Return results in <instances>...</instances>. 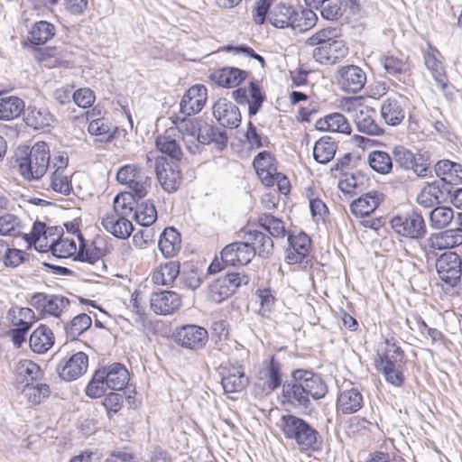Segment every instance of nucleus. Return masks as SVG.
<instances>
[{
    "instance_id": "f257e3e1",
    "label": "nucleus",
    "mask_w": 462,
    "mask_h": 462,
    "mask_svg": "<svg viewBox=\"0 0 462 462\" xmlns=\"http://www.w3.org/2000/svg\"><path fill=\"white\" fill-rule=\"evenodd\" d=\"M375 366L385 380L394 385L402 386L404 381V352L393 339H385L377 349Z\"/></svg>"
},
{
    "instance_id": "f03ea898",
    "label": "nucleus",
    "mask_w": 462,
    "mask_h": 462,
    "mask_svg": "<svg viewBox=\"0 0 462 462\" xmlns=\"http://www.w3.org/2000/svg\"><path fill=\"white\" fill-rule=\"evenodd\" d=\"M281 428L286 439L294 440L301 451L318 450L321 446L319 432L307 421L294 415H283Z\"/></svg>"
},
{
    "instance_id": "7ed1b4c3",
    "label": "nucleus",
    "mask_w": 462,
    "mask_h": 462,
    "mask_svg": "<svg viewBox=\"0 0 462 462\" xmlns=\"http://www.w3.org/2000/svg\"><path fill=\"white\" fill-rule=\"evenodd\" d=\"M19 172L26 180H37L44 176L50 165V149L46 143H34L24 157L17 159Z\"/></svg>"
},
{
    "instance_id": "20e7f679",
    "label": "nucleus",
    "mask_w": 462,
    "mask_h": 462,
    "mask_svg": "<svg viewBox=\"0 0 462 462\" xmlns=\"http://www.w3.org/2000/svg\"><path fill=\"white\" fill-rule=\"evenodd\" d=\"M361 100L362 97L346 98L343 109L351 115L359 132L368 135H380L383 131L375 121V109L365 106Z\"/></svg>"
},
{
    "instance_id": "39448f33",
    "label": "nucleus",
    "mask_w": 462,
    "mask_h": 462,
    "mask_svg": "<svg viewBox=\"0 0 462 462\" xmlns=\"http://www.w3.org/2000/svg\"><path fill=\"white\" fill-rule=\"evenodd\" d=\"M249 282V277L241 273H229L214 280L208 286L207 298L214 303H221L243 284Z\"/></svg>"
},
{
    "instance_id": "423d86ee",
    "label": "nucleus",
    "mask_w": 462,
    "mask_h": 462,
    "mask_svg": "<svg viewBox=\"0 0 462 462\" xmlns=\"http://www.w3.org/2000/svg\"><path fill=\"white\" fill-rule=\"evenodd\" d=\"M116 180L119 183L127 185L132 195L138 199L144 198L152 186V179L141 171L135 164L122 166L116 173Z\"/></svg>"
},
{
    "instance_id": "0eeeda50",
    "label": "nucleus",
    "mask_w": 462,
    "mask_h": 462,
    "mask_svg": "<svg viewBox=\"0 0 462 462\" xmlns=\"http://www.w3.org/2000/svg\"><path fill=\"white\" fill-rule=\"evenodd\" d=\"M391 226L396 234L411 239H421L427 233L423 217L415 211L393 217Z\"/></svg>"
},
{
    "instance_id": "6e6552de",
    "label": "nucleus",
    "mask_w": 462,
    "mask_h": 462,
    "mask_svg": "<svg viewBox=\"0 0 462 462\" xmlns=\"http://www.w3.org/2000/svg\"><path fill=\"white\" fill-rule=\"evenodd\" d=\"M282 382V365L274 357H272L269 362L263 363L255 376V393L258 395H268L280 387Z\"/></svg>"
},
{
    "instance_id": "1a4fd4ad",
    "label": "nucleus",
    "mask_w": 462,
    "mask_h": 462,
    "mask_svg": "<svg viewBox=\"0 0 462 462\" xmlns=\"http://www.w3.org/2000/svg\"><path fill=\"white\" fill-rule=\"evenodd\" d=\"M440 58L441 53L430 44L423 51L424 65L430 70L437 86L443 91L446 98L451 100L452 93L448 91L449 86Z\"/></svg>"
},
{
    "instance_id": "9d476101",
    "label": "nucleus",
    "mask_w": 462,
    "mask_h": 462,
    "mask_svg": "<svg viewBox=\"0 0 462 462\" xmlns=\"http://www.w3.org/2000/svg\"><path fill=\"white\" fill-rule=\"evenodd\" d=\"M335 79L341 90L356 94L365 87L366 73L358 66L346 65L337 69Z\"/></svg>"
},
{
    "instance_id": "9b49d317",
    "label": "nucleus",
    "mask_w": 462,
    "mask_h": 462,
    "mask_svg": "<svg viewBox=\"0 0 462 462\" xmlns=\"http://www.w3.org/2000/svg\"><path fill=\"white\" fill-rule=\"evenodd\" d=\"M461 265V258L455 252L442 254L436 262V269L439 278L451 286H455L460 280Z\"/></svg>"
},
{
    "instance_id": "f8f14e48",
    "label": "nucleus",
    "mask_w": 462,
    "mask_h": 462,
    "mask_svg": "<svg viewBox=\"0 0 462 462\" xmlns=\"http://www.w3.org/2000/svg\"><path fill=\"white\" fill-rule=\"evenodd\" d=\"M221 383L225 393H237L242 391L248 383V378L245 374L242 365L238 362H229L221 365Z\"/></svg>"
},
{
    "instance_id": "ddd939ff",
    "label": "nucleus",
    "mask_w": 462,
    "mask_h": 462,
    "mask_svg": "<svg viewBox=\"0 0 462 462\" xmlns=\"http://www.w3.org/2000/svg\"><path fill=\"white\" fill-rule=\"evenodd\" d=\"M31 304L44 314L60 317L69 306V300L61 295L37 292L32 296Z\"/></svg>"
},
{
    "instance_id": "4468645a",
    "label": "nucleus",
    "mask_w": 462,
    "mask_h": 462,
    "mask_svg": "<svg viewBox=\"0 0 462 462\" xmlns=\"http://www.w3.org/2000/svg\"><path fill=\"white\" fill-rule=\"evenodd\" d=\"M88 357L83 352H78L58 364L56 371L59 376L67 382L75 381L82 376L88 369Z\"/></svg>"
},
{
    "instance_id": "2eb2a0df",
    "label": "nucleus",
    "mask_w": 462,
    "mask_h": 462,
    "mask_svg": "<svg viewBox=\"0 0 462 462\" xmlns=\"http://www.w3.org/2000/svg\"><path fill=\"white\" fill-rule=\"evenodd\" d=\"M220 254L226 265H245L254 257L255 249L250 242H235L226 245Z\"/></svg>"
},
{
    "instance_id": "dca6fc26",
    "label": "nucleus",
    "mask_w": 462,
    "mask_h": 462,
    "mask_svg": "<svg viewBox=\"0 0 462 462\" xmlns=\"http://www.w3.org/2000/svg\"><path fill=\"white\" fill-rule=\"evenodd\" d=\"M155 171L157 179L165 191L172 193L178 189L181 182V174L178 164L170 163L162 157L157 158Z\"/></svg>"
},
{
    "instance_id": "f3484780",
    "label": "nucleus",
    "mask_w": 462,
    "mask_h": 462,
    "mask_svg": "<svg viewBox=\"0 0 462 462\" xmlns=\"http://www.w3.org/2000/svg\"><path fill=\"white\" fill-rule=\"evenodd\" d=\"M188 116L180 115L176 116L173 119V124L176 125L174 128L179 131V137H181L185 142L186 149L192 154H195L199 150V145L197 143V135L202 125L201 121L195 118H187Z\"/></svg>"
},
{
    "instance_id": "a211bd4d",
    "label": "nucleus",
    "mask_w": 462,
    "mask_h": 462,
    "mask_svg": "<svg viewBox=\"0 0 462 462\" xmlns=\"http://www.w3.org/2000/svg\"><path fill=\"white\" fill-rule=\"evenodd\" d=\"M349 50L343 40H337L313 50L314 60L321 65H335L348 55Z\"/></svg>"
},
{
    "instance_id": "6ab92c4d",
    "label": "nucleus",
    "mask_w": 462,
    "mask_h": 462,
    "mask_svg": "<svg viewBox=\"0 0 462 462\" xmlns=\"http://www.w3.org/2000/svg\"><path fill=\"white\" fill-rule=\"evenodd\" d=\"M208 99V90L204 85L190 87L183 95L180 103V114L193 116L204 107Z\"/></svg>"
},
{
    "instance_id": "aec40b11",
    "label": "nucleus",
    "mask_w": 462,
    "mask_h": 462,
    "mask_svg": "<svg viewBox=\"0 0 462 462\" xmlns=\"http://www.w3.org/2000/svg\"><path fill=\"white\" fill-rule=\"evenodd\" d=\"M174 337L176 342L183 347L189 349L201 348L208 341V331L199 326L186 325L179 328Z\"/></svg>"
},
{
    "instance_id": "412c9836",
    "label": "nucleus",
    "mask_w": 462,
    "mask_h": 462,
    "mask_svg": "<svg viewBox=\"0 0 462 462\" xmlns=\"http://www.w3.org/2000/svg\"><path fill=\"white\" fill-rule=\"evenodd\" d=\"M234 99L240 105L248 106V113L254 116L260 110L265 96L262 93L260 87L250 82L248 87L237 88L233 92Z\"/></svg>"
},
{
    "instance_id": "4be33fe9",
    "label": "nucleus",
    "mask_w": 462,
    "mask_h": 462,
    "mask_svg": "<svg viewBox=\"0 0 462 462\" xmlns=\"http://www.w3.org/2000/svg\"><path fill=\"white\" fill-rule=\"evenodd\" d=\"M152 310L160 315H170L181 305L180 296L172 291L153 292L150 299Z\"/></svg>"
},
{
    "instance_id": "5701e85b",
    "label": "nucleus",
    "mask_w": 462,
    "mask_h": 462,
    "mask_svg": "<svg viewBox=\"0 0 462 462\" xmlns=\"http://www.w3.org/2000/svg\"><path fill=\"white\" fill-rule=\"evenodd\" d=\"M100 111L96 113V109L87 113L88 121V133L96 137V141L105 143L110 141L115 134L116 127L104 116H97Z\"/></svg>"
},
{
    "instance_id": "b1692460",
    "label": "nucleus",
    "mask_w": 462,
    "mask_h": 462,
    "mask_svg": "<svg viewBox=\"0 0 462 462\" xmlns=\"http://www.w3.org/2000/svg\"><path fill=\"white\" fill-rule=\"evenodd\" d=\"M296 15V7L283 2H272L268 22L279 29L291 28Z\"/></svg>"
},
{
    "instance_id": "393cba45",
    "label": "nucleus",
    "mask_w": 462,
    "mask_h": 462,
    "mask_svg": "<svg viewBox=\"0 0 462 462\" xmlns=\"http://www.w3.org/2000/svg\"><path fill=\"white\" fill-rule=\"evenodd\" d=\"M213 115L219 124L225 127L236 128L241 122L238 107L226 99H218L213 106Z\"/></svg>"
},
{
    "instance_id": "a878e982",
    "label": "nucleus",
    "mask_w": 462,
    "mask_h": 462,
    "mask_svg": "<svg viewBox=\"0 0 462 462\" xmlns=\"http://www.w3.org/2000/svg\"><path fill=\"white\" fill-rule=\"evenodd\" d=\"M289 246L286 249L285 260L289 264L302 262L310 248V239L305 233L288 236Z\"/></svg>"
},
{
    "instance_id": "bb28decb",
    "label": "nucleus",
    "mask_w": 462,
    "mask_h": 462,
    "mask_svg": "<svg viewBox=\"0 0 462 462\" xmlns=\"http://www.w3.org/2000/svg\"><path fill=\"white\" fill-rule=\"evenodd\" d=\"M404 98L388 97L381 105L380 114L382 119L388 125H399L405 118Z\"/></svg>"
},
{
    "instance_id": "cd10ccee",
    "label": "nucleus",
    "mask_w": 462,
    "mask_h": 462,
    "mask_svg": "<svg viewBox=\"0 0 462 462\" xmlns=\"http://www.w3.org/2000/svg\"><path fill=\"white\" fill-rule=\"evenodd\" d=\"M368 184V177L360 171L342 172L338 180L339 189L351 197L365 191Z\"/></svg>"
},
{
    "instance_id": "c85d7f7f",
    "label": "nucleus",
    "mask_w": 462,
    "mask_h": 462,
    "mask_svg": "<svg viewBox=\"0 0 462 462\" xmlns=\"http://www.w3.org/2000/svg\"><path fill=\"white\" fill-rule=\"evenodd\" d=\"M292 378L300 382L308 397L320 399L327 393V386L321 378L310 371L296 370L292 373Z\"/></svg>"
},
{
    "instance_id": "c756f323",
    "label": "nucleus",
    "mask_w": 462,
    "mask_h": 462,
    "mask_svg": "<svg viewBox=\"0 0 462 462\" xmlns=\"http://www.w3.org/2000/svg\"><path fill=\"white\" fill-rule=\"evenodd\" d=\"M23 121L27 126L34 130L45 129L51 126L54 116L45 106L29 105L23 112Z\"/></svg>"
},
{
    "instance_id": "7c9ffc66",
    "label": "nucleus",
    "mask_w": 462,
    "mask_h": 462,
    "mask_svg": "<svg viewBox=\"0 0 462 462\" xmlns=\"http://www.w3.org/2000/svg\"><path fill=\"white\" fill-rule=\"evenodd\" d=\"M101 224L107 232L121 239L127 238L134 229L128 218L119 217L116 213H106L102 217Z\"/></svg>"
},
{
    "instance_id": "2f4dec72",
    "label": "nucleus",
    "mask_w": 462,
    "mask_h": 462,
    "mask_svg": "<svg viewBox=\"0 0 462 462\" xmlns=\"http://www.w3.org/2000/svg\"><path fill=\"white\" fill-rule=\"evenodd\" d=\"M197 143L214 144L217 150H223L227 143V135L225 130L202 122L197 135Z\"/></svg>"
},
{
    "instance_id": "473e14b6",
    "label": "nucleus",
    "mask_w": 462,
    "mask_h": 462,
    "mask_svg": "<svg viewBox=\"0 0 462 462\" xmlns=\"http://www.w3.org/2000/svg\"><path fill=\"white\" fill-rule=\"evenodd\" d=\"M383 199V195L378 191L367 192L351 203L350 210L356 217H366L377 208Z\"/></svg>"
},
{
    "instance_id": "72a5a7b5",
    "label": "nucleus",
    "mask_w": 462,
    "mask_h": 462,
    "mask_svg": "<svg viewBox=\"0 0 462 462\" xmlns=\"http://www.w3.org/2000/svg\"><path fill=\"white\" fill-rule=\"evenodd\" d=\"M179 131L176 128H168L164 134L156 139V146L162 152L174 160H180L182 151L179 144Z\"/></svg>"
},
{
    "instance_id": "f704fd0d",
    "label": "nucleus",
    "mask_w": 462,
    "mask_h": 462,
    "mask_svg": "<svg viewBox=\"0 0 462 462\" xmlns=\"http://www.w3.org/2000/svg\"><path fill=\"white\" fill-rule=\"evenodd\" d=\"M99 372L104 373L103 378L108 389L114 391L124 389L129 381L128 371L119 363L99 369Z\"/></svg>"
},
{
    "instance_id": "c9c22d12",
    "label": "nucleus",
    "mask_w": 462,
    "mask_h": 462,
    "mask_svg": "<svg viewBox=\"0 0 462 462\" xmlns=\"http://www.w3.org/2000/svg\"><path fill=\"white\" fill-rule=\"evenodd\" d=\"M443 189L444 185L438 180L427 183L417 195V203L425 208L439 205L443 201Z\"/></svg>"
},
{
    "instance_id": "e433bc0d",
    "label": "nucleus",
    "mask_w": 462,
    "mask_h": 462,
    "mask_svg": "<svg viewBox=\"0 0 462 462\" xmlns=\"http://www.w3.org/2000/svg\"><path fill=\"white\" fill-rule=\"evenodd\" d=\"M435 172L440 183L458 185L462 183V165L449 160H441L435 164Z\"/></svg>"
},
{
    "instance_id": "4c0bfd02",
    "label": "nucleus",
    "mask_w": 462,
    "mask_h": 462,
    "mask_svg": "<svg viewBox=\"0 0 462 462\" xmlns=\"http://www.w3.org/2000/svg\"><path fill=\"white\" fill-rule=\"evenodd\" d=\"M428 245L435 250L453 248L462 245V232L449 229L431 234L428 238Z\"/></svg>"
},
{
    "instance_id": "58836bf2",
    "label": "nucleus",
    "mask_w": 462,
    "mask_h": 462,
    "mask_svg": "<svg viewBox=\"0 0 462 462\" xmlns=\"http://www.w3.org/2000/svg\"><path fill=\"white\" fill-rule=\"evenodd\" d=\"M254 167L265 186H273V178L276 173L274 159L268 152H261L254 160Z\"/></svg>"
},
{
    "instance_id": "ea45409f",
    "label": "nucleus",
    "mask_w": 462,
    "mask_h": 462,
    "mask_svg": "<svg viewBox=\"0 0 462 462\" xmlns=\"http://www.w3.org/2000/svg\"><path fill=\"white\" fill-rule=\"evenodd\" d=\"M282 394L285 401L291 405L299 408H307L310 404V399L305 393L304 386L298 380L284 383L282 386Z\"/></svg>"
},
{
    "instance_id": "a19ab883",
    "label": "nucleus",
    "mask_w": 462,
    "mask_h": 462,
    "mask_svg": "<svg viewBox=\"0 0 462 462\" xmlns=\"http://www.w3.org/2000/svg\"><path fill=\"white\" fill-rule=\"evenodd\" d=\"M245 77V71L233 67L217 69L211 75V79L223 88H235L238 86Z\"/></svg>"
},
{
    "instance_id": "79ce46f5",
    "label": "nucleus",
    "mask_w": 462,
    "mask_h": 462,
    "mask_svg": "<svg viewBox=\"0 0 462 462\" xmlns=\"http://www.w3.org/2000/svg\"><path fill=\"white\" fill-rule=\"evenodd\" d=\"M363 406V395L355 388L342 392L337 402V411L344 414H351L358 411Z\"/></svg>"
},
{
    "instance_id": "37998d69",
    "label": "nucleus",
    "mask_w": 462,
    "mask_h": 462,
    "mask_svg": "<svg viewBox=\"0 0 462 462\" xmlns=\"http://www.w3.org/2000/svg\"><path fill=\"white\" fill-rule=\"evenodd\" d=\"M54 344L53 333L46 325L39 326L30 337V346L38 354L47 352Z\"/></svg>"
},
{
    "instance_id": "c03bdc74",
    "label": "nucleus",
    "mask_w": 462,
    "mask_h": 462,
    "mask_svg": "<svg viewBox=\"0 0 462 462\" xmlns=\"http://www.w3.org/2000/svg\"><path fill=\"white\" fill-rule=\"evenodd\" d=\"M180 235L174 227H166L160 236L158 246L162 254L173 257L180 249Z\"/></svg>"
},
{
    "instance_id": "a18cd8bd",
    "label": "nucleus",
    "mask_w": 462,
    "mask_h": 462,
    "mask_svg": "<svg viewBox=\"0 0 462 462\" xmlns=\"http://www.w3.org/2000/svg\"><path fill=\"white\" fill-rule=\"evenodd\" d=\"M15 372L17 380L25 385H32L34 382L42 380L43 376L40 366L28 359L20 361L16 365Z\"/></svg>"
},
{
    "instance_id": "49530a36",
    "label": "nucleus",
    "mask_w": 462,
    "mask_h": 462,
    "mask_svg": "<svg viewBox=\"0 0 462 462\" xmlns=\"http://www.w3.org/2000/svg\"><path fill=\"white\" fill-rule=\"evenodd\" d=\"M24 101L14 96L0 98V120L11 121L18 118L24 112Z\"/></svg>"
},
{
    "instance_id": "de8ad7c7",
    "label": "nucleus",
    "mask_w": 462,
    "mask_h": 462,
    "mask_svg": "<svg viewBox=\"0 0 462 462\" xmlns=\"http://www.w3.org/2000/svg\"><path fill=\"white\" fill-rule=\"evenodd\" d=\"M180 274V263L169 262L161 264L152 274V281L157 285H171Z\"/></svg>"
},
{
    "instance_id": "09e8293b",
    "label": "nucleus",
    "mask_w": 462,
    "mask_h": 462,
    "mask_svg": "<svg viewBox=\"0 0 462 462\" xmlns=\"http://www.w3.org/2000/svg\"><path fill=\"white\" fill-rule=\"evenodd\" d=\"M6 319L14 328H31L35 315L30 308L14 306L8 310Z\"/></svg>"
},
{
    "instance_id": "8fccbe9b",
    "label": "nucleus",
    "mask_w": 462,
    "mask_h": 462,
    "mask_svg": "<svg viewBox=\"0 0 462 462\" xmlns=\"http://www.w3.org/2000/svg\"><path fill=\"white\" fill-rule=\"evenodd\" d=\"M318 128L322 131H329L342 134H350L351 127L346 117L340 113L328 115L318 122Z\"/></svg>"
},
{
    "instance_id": "3c124183",
    "label": "nucleus",
    "mask_w": 462,
    "mask_h": 462,
    "mask_svg": "<svg viewBox=\"0 0 462 462\" xmlns=\"http://www.w3.org/2000/svg\"><path fill=\"white\" fill-rule=\"evenodd\" d=\"M337 143L331 137L324 136L318 140L313 148V157L319 163L326 164L335 156Z\"/></svg>"
},
{
    "instance_id": "603ef678",
    "label": "nucleus",
    "mask_w": 462,
    "mask_h": 462,
    "mask_svg": "<svg viewBox=\"0 0 462 462\" xmlns=\"http://www.w3.org/2000/svg\"><path fill=\"white\" fill-rule=\"evenodd\" d=\"M453 219L454 211L447 206H437L429 214L430 226L437 230L447 227Z\"/></svg>"
},
{
    "instance_id": "864d4df0",
    "label": "nucleus",
    "mask_w": 462,
    "mask_h": 462,
    "mask_svg": "<svg viewBox=\"0 0 462 462\" xmlns=\"http://www.w3.org/2000/svg\"><path fill=\"white\" fill-rule=\"evenodd\" d=\"M134 217L143 226L152 225L157 219V211L153 202L146 199L138 204L134 213Z\"/></svg>"
},
{
    "instance_id": "5fc2aeb1",
    "label": "nucleus",
    "mask_w": 462,
    "mask_h": 462,
    "mask_svg": "<svg viewBox=\"0 0 462 462\" xmlns=\"http://www.w3.org/2000/svg\"><path fill=\"white\" fill-rule=\"evenodd\" d=\"M54 35V25L47 21H40L33 24L30 32V41L32 44L41 45L47 42Z\"/></svg>"
},
{
    "instance_id": "6e6d98bb",
    "label": "nucleus",
    "mask_w": 462,
    "mask_h": 462,
    "mask_svg": "<svg viewBox=\"0 0 462 462\" xmlns=\"http://www.w3.org/2000/svg\"><path fill=\"white\" fill-rule=\"evenodd\" d=\"M51 251L56 257L68 258L78 252V247L73 238L60 236L58 239L51 238Z\"/></svg>"
},
{
    "instance_id": "4d7b16f0",
    "label": "nucleus",
    "mask_w": 462,
    "mask_h": 462,
    "mask_svg": "<svg viewBox=\"0 0 462 462\" xmlns=\"http://www.w3.org/2000/svg\"><path fill=\"white\" fill-rule=\"evenodd\" d=\"M246 242H250L251 246L255 249V254L259 255L267 256L271 254L273 243L270 236L261 231L253 230L247 233Z\"/></svg>"
},
{
    "instance_id": "13d9d810",
    "label": "nucleus",
    "mask_w": 462,
    "mask_h": 462,
    "mask_svg": "<svg viewBox=\"0 0 462 462\" xmlns=\"http://www.w3.org/2000/svg\"><path fill=\"white\" fill-rule=\"evenodd\" d=\"M91 324L92 319L88 314L81 313L77 315L69 323L65 325L67 337L71 340L77 339L78 337L90 328Z\"/></svg>"
},
{
    "instance_id": "bf43d9fd",
    "label": "nucleus",
    "mask_w": 462,
    "mask_h": 462,
    "mask_svg": "<svg viewBox=\"0 0 462 462\" xmlns=\"http://www.w3.org/2000/svg\"><path fill=\"white\" fill-rule=\"evenodd\" d=\"M367 161L369 166L380 174H387L393 169V157L383 151L371 152Z\"/></svg>"
},
{
    "instance_id": "052dcab7",
    "label": "nucleus",
    "mask_w": 462,
    "mask_h": 462,
    "mask_svg": "<svg viewBox=\"0 0 462 462\" xmlns=\"http://www.w3.org/2000/svg\"><path fill=\"white\" fill-rule=\"evenodd\" d=\"M259 225L274 238H282L286 235V228L282 220L271 214L259 217Z\"/></svg>"
},
{
    "instance_id": "680f3d73",
    "label": "nucleus",
    "mask_w": 462,
    "mask_h": 462,
    "mask_svg": "<svg viewBox=\"0 0 462 462\" xmlns=\"http://www.w3.org/2000/svg\"><path fill=\"white\" fill-rule=\"evenodd\" d=\"M318 17L312 10L305 9L299 13L296 9V15L291 29L295 32H306L315 26Z\"/></svg>"
},
{
    "instance_id": "e2e57ef3",
    "label": "nucleus",
    "mask_w": 462,
    "mask_h": 462,
    "mask_svg": "<svg viewBox=\"0 0 462 462\" xmlns=\"http://www.w3.org/2000/svg\"><path fill=\"white\" fill-rule=\"evenodd\" d=\"M22 221L14 214L0 217V236H18L23 234Z\"/></svg>"
},
{
    "instance_id": "0e129e2a",
    "label": "nucleus",
    "mask_w": 462,
    "mask_h": 462,
    "mask_svg": "<svg viewBox=\"0 0 462 462\" xmlns=\"http://www.w3.org/2000/svg\"><path fill=\"white\" fill-rule=\"evenodd\" d=\"M134 198L131 193L116 195L113 201V209L109 213H116L117 216L127 218L133 213Z\"/></svg>"
},
{
    "instance_id": "69168bd1",
    "label": "nucleus",
    "mask_w": 462,
    "mask_h": 462,
    "mask_svg": "<svg viewBox=\"0 0 462 462\" xmlns=\"http://www.w3.org/2000/svg\"><path fill=\"white\" fill-rule=\"evenodd\" d=\"M379 60L386 72L390 76L397 77L398 79L408 69L407 64L402 60L389 53L382 55Z\"/></svg>"
},
{
    "instance_id": "338daca9",
    "label": "nucleus",
    "mask_w": 462,
    "mask_h": 462,
    "mask_svg": "<svg viewBox=\"0 0 462 462\" xmlns=\"http://www.w3.org/2000/svg\"><path fill=\"white\" fill-rule=\"evenodd\" d=\"M51 189L62 195H69L72 191L70 174L67 171H53L50 176Z\"/></svg>"
},
{
    "instance_id": "774afa93",
    "label": "nucleus",
    "mask_w": 462,
    "mask_h": 462,
    "mask_svg": "<svg viewBox=\"0 0 462 462\" xmlns=\"http://www.w3.org/2000/svg\"><path fill=\"white\" fill-rule=\"evenodd\" d=\"M80 245L78 250V259L89 263H95L101 260L103 250L96 243L86 245L81 236H79Z\"/></svg>"
}]
</instances>
